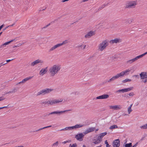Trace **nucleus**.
<instances>
[{
	"instance_id": "nucleus-26",
	"label": "nucleus",
	"mask_w": 147,
	"mask_h": 147,
	"mask_svg": "<svg viewBox=\"0 0 147 147\" xmlns=\"http://www.w3.org/2000/svg\"><path fill=\"white\" fill-rule=\"evenodd\" d=\"M132 105L133 104H131L127 108V112L128 114H130L132 111L131 109Z\"/></svg>"
},
{
	"instance_id": "nucleus-24",
	"label": "nucleus",
	"mask_w": 147,
	"mask_h": 147,
	"mask_svg": "<svg viewBox=\"0 0 147 147\" xmlns=\"http://www.w3.org/2000/svg\"><path fill=\"white\" fill-rule=\"evenodd\" d=\"M60 47L59 44H58L55 45H54L53 47H52L50 49V51H53L55 50L58 47Z\"/></svg>"
},
{
	"instance_id": "nucleus-7",
	"label": "nucleus",
	"mask_w": 147,
	"mask_h": 147,
	"mask_svg": "<svg viewBox=\"0 0 147 147\" xmlns=\"http://www.w3.org/2000/svg\"><path fill=\"white\" fill-rule=\"evenodd\" d=\"M139 75L142 82L145 84L147 82V72H142Z\"/></svg>"
},
{
	"instance_id": "nucleus-51",
	"label": "nucleus",
	"mask_w": 147,
	"mask_h": 147,
	"mask_svg": "<svg viewBox=\"0 0 147 147\" xmlns=\"http://www.w3.org/2000/svg\"><path fill=\"white\" fill-rule=\"evenodd\" d=\"M124 116H127V114H124L123 115Z\"/></svg>"
},
{
	"instance_id": "nucleus-50",
	"label": "nucleus",
	"mask_w": 147,
	"mask_h": 147,
	"mask_svg": "<svg viewBox=\"0 0 147 147\" xmlns=\"http://www.w3.org/2000/svg\"><path fill=\"white\" fill-rule=\"evenodd\" d=\"M15 24V23H13V24H12L10 26H13Z\"/></svg>"
},
{
	"instance_id": "nucleus-1",
	"label": "nucleus",
	"mask_w": 147,
	"mask_h": 147,
	"mask_svg": "<svg viewBox=\"0 0 147 147\" xmlns=\"http://www.w3.org/2000/svg\"><path fill=\"white\" fill-rule=\"evenodd\" d=\"M131 70V68H129L123 70L112 77L107 82H110L114 81L115 80L119 78L123 77L125 76L128 75Z\"/></svg>"
},
{
	"instance_id": "nucleus-14",
	"label": "nucleus",
	"mask_w": 147,
	"mask_h": 147,
	"mask_svg": "<svg viewBox=\"0 0 147 147\" xmlns=\"http://www.w3.org/2000/svg\"><path fill=\"white\" fill-rule=\"evenodd\" d=\"M95 129L94 127H90L87 129L84 132V134L85 135L93 131Z\"/></svg>"
},
{
	"instance_id": "nucleus-21",
	"label": "nucleus",
	"mask_w": 147,
	"mask_h": 147,
	"mask_svg": "<svg viewBox=\"0 0 147 147\" xmlns=\"http://www.w3.org/2000/svg\"><path fill=\"white\" fill-rule=\"evenodd\" d=\"M32 77H31V76H29V77L26 78H25L22 81L19 82L18 83V84H22V83H24L25 82H26L28 80H29L30 79H32Z\"/></svg>"
},
{
	"instance_id": "nucleus-33",
	"label": "nucleus",
	"mask_w": 147,
	"mask_h": 147,
	"mask_svg": "<svg viewBox=\"0 0 147 147\" xmlns=\"http://www.w3.org/2000/svg\"><path fill=\"white\" fill-rule=\"evenodd\" d=\"M125 147H132V143H130L128 144H126L125 145Z\"/></svg>"
},
{
	"instance_id": "nucleus-42",
	"label": "nucleus",
	"mask_w": 147,
	"mask_h": 147,
	"mask_svg": "<svg viewBox=\"0 0 147 147\" xmlns=\"http://www.w3.org/2000/svg\"><path fill=\"white\" fill-rule=\"evenodd\" d=\"M69 142L68 141H66L63 142L62 143L64 144H66V143L68 142Z\"/></svg>"
},
{
	"instance_id": "nucleus-9",
	"label": "nucleus",
	"mask_w": 147,
	"mask_h": 147,
	"mask_svg": "<svg viewBox=\"0 0 147 147\" xmlns=\"http://www.w3.org/2000/svg\"><path fill=\"white\" fill-rule=\"evenodd\" d=\"M84 135V133H80L78 134L75 136V138L78 140L80 141H82L83 140V138Z\"/></svg>"
},
{
	"instance_id": "nucleus-16",
	"label": "nucleus",
	"mask_w": 147,
	"mask_h": 147,
	"mask_svg": "<svg viewBox=\"0 0 147 147\" xmlns=\"http://www.w3.org/2000/svg\"><path fill=\"white\" fill-rule=\"evenodd\" d=\"M113 147H119L120 145V141L119 139L114 140L113 142Z\"/></svg>"
},
{
	"instance_id": "nucleus-36",
	"label": "nucleus",
	"mask_w": 147,
	"mask_h": 147,
	"mask_svg": "<svg viewBox=\"0 0 147 147\" xmlns=\"http://www.w3.org/2000/svg\"><path fill=\"white\" fill-rule=\"evenodd\" d=\"M59 144V142L58 141H57L55 142L53 144V146H58Z\"/></svg>"
},
{
	"instance_id": "nucleus-32",
	"label": "nucleus",
	"mask_w": 147,
	"mask_h": 147,
	"mask_svg": "<svg viewBox=\"0 0 147 147\" xmlns=\"http://www.w3.org/2000/svg\"><path fill=\"white\" fill-rule=\"evenodd\" d=\"M117 128V126L115 125H111L109 129H113Z\"/></svg>"
},
{
	"instance_id": "nucleus-55",
	"label": "nucleus",
	"mask_w": 147,
	"mask_h": 147,
	"mask_svg": "<svg viewBox=\"0 0 147 147\" xmlns=\"http://www.w3.org/2000/svg\"><path fill=\"white\" fill-rule=\"evenodd\" d=\"M98 129H96V131H98Z\"/></svg>"
},
{
	"instance_id": "nucleus-53",
	"label": "nucleus",
	"mask_w": 147,
	"mask_h": 147,
	"mask_svg": "<svg viewBox=\"0 0 147 147\" xmlns=\"http://www.w3.org/2000/svg\"><path fill=\"white\" fill-rule=\"evenodd\" d=\"M49 25H50V24H49L46 27H44V28H46V27H47L48 26H49Z\"/></svg>"
},
{
	"instance_id": "nucleus-30",
	"label": "nucleus",
	"mask_w": 147,
	"mask_h": 147,
	"mask_svg": "<svg viewBox=\"0 0 147 147\" xmlns=\"http://www.w3.org/2000/svg\"><path fill=\"white\" fill-rule=\"evenodd\" d=\"M140 127L141 129H147V123L145 124L142 126H140Z\"/></svg>"
},
{
	"instance_id": "nucleus-8",
	"label": "nucleus",
	"mask_w": 147,
	"mask_h": 147,
	"mask_svg": "<svg viewBox=\"0 0 147 147\" xmlns=\"http://www.w3.org/2000/svg\"><path fill=\"white\" fill-rule=\"evenodd\" d=\"M53 90L51 89L46 88L41 90L37 93V95L42 94L44 95L46 94H48Z\"/></svg>"
},
{
	"instance_id": "nucleus-38",
	"label": "nucleus",
	"mask_w": 147,
	"mask_h": 147,
	"mask_svg": "<svg viewBox=\"0 0 147 147\" xmlns=\"http://www.w3.org/2000/svg\"><path fill=\"white\" fill-rule=\"evenodd\" d=\"M5 99V98L3 96L0 97V102L4 100Z\"/></svg>"
},
{
	"instance_id": "nucleus-58",
	"label": "nucleus",
	"mask_w": 147,
	"mask_h": 147,
	"mask_svg": "<svg viewBox=\"0 0 147 147\" xmlns=\"http://www.w3.org/2000/svg\"><path fill=\"white\" fill-rule=\"evenodd\" d=\"M14 147H18V146H15Z\"/></svg>"
},
{
	"instance_id": "nucleus-19",
	"label": "nucleus",
	"mask_w": 147,
	"mask_h": 147,
	"mask_svg": "<svg viewBox=\"0 0 147 147\" xmlns=\"http://www.w3.org/2000/svg\"><path fill=\"white\" fill-rule=\"evenodd\" d=\"M53 102V105L55 104H57L61 102L63 100L61 98H59L58 99H55L52 100Z\"/></svg>"
},
{
	"instance_id": "nucleus-23",
	"label": "nucleus",
	"mask_w": 147,
	"mask_h": 147,
	"mask_svg": "<svg viewBox=\"0 0 147 147\" xmlns=\"http://www.w3.org/2000/svg\"><path fill=\"white\" fill-rule=\"evenodd\" d=\"M14 40H12L3 43V44L0 46V48L6 47L7 45H8L11 42H13Z\"/></svg>"
},
{
	"instance_id": "nucleus-29",
	"label": "nucleus",
	"mask_w": 147,
	"mask_h": 147,
	"mask_svg": "<svg viewBox=\"0 0 147 147\" xmlns=\"http://www.w3.org/2000/svg\"><path fill=\"white\" fill-rule=\"evenodd\" d=\"M131 81V79L129 78H127L124 80H123L122 81V82L123 83H125L128 82H130Z\"/></svg>"
},
{
	"instance_id": "nucleus-6",
	"label": "nucleus",
	"mask_w": 147,
	"mask_h": 147,
	"mask_svg": "<svg viewBox=\"0 0 147 147\" xmlns=\"http://www.w3.org/2000/svg\"><path fill=\"white\" fill-rule=\"evenodd\" d=\"M137 4L136 1H130L126 3L125 5V7L127 8H133L135 7Z\"/></svg>"
},
{
	"instance_id": "nucleus-41",
	"label": "nucleus",
	"mask_w": 147,
	"mask_h": 147,
	"mask_svg": "<svg viewBox=\"0 0 147 147\" xmlns=\"http://www.w3.org/2000/svg\"><path fill=\"white\" fill-rule=\"evenodd\" d=\"M138 143L137 142L134 145H133L132 147H136L138 145Z\"/></svg>"
},
{
	"instance_id": "nucleus-5",
	"label": "nucleus",
	"mask_w": 147,
	"mask_h": 147,
	"mask_svg": "<svg viewBox=\"0 0 147 147\" xmlns=\"http://www.w3.org/2000/svg\"><path fill=\"white\" fill-rule=\"evenodd\" d=\"M147 54V52L142 54L136 56L135 57L127 61V63L128 64H131L136 61L138 59L142 58L144 56Z\"/></svg>"
},
{
	"instance_id": "nucleus-48",
	"label": "nucleus",
	"mask_w": 147,
	"mask_h": 147,
	"mask_svg": "<svg viewBox=\"0 0 147 147\" xmlns=\"http://www.w3.org/2000/svg\"><path fill=\"white\" fill-rule=\"evenodd\" d=\"M18 47V45H17L14 46L13 47V48H14L15 47Z\"/></svg>"
},
{
	"instance_id": "nucleus-37",
	"label": "nucleus",
	"mask_w": 147,
	"mask_h": 147,
	"mask_svg": "<svg viewBox=\"0 0 147 147\" xmlns=\"http://www.w3.org/2000/svg\"><path fill=\"white\" fill-rule=\"evenodd\" d=\"M105 144L106 145V147H110V146L108 144L107 140H106L105 141Z\"/></svg>"
},
{
	"instance_id": "nucleus-28",
	"label": "nucleus",
	"mask_w": 147,
	"mask_h": 147,
	"mask_svg": "<svg viewBox=\"0 0 147 147\" xmlns=\"http://www.w3.org/2000/svg\"><path fill=\"white\" fill-rule=\"evenodd\" d=\"M86 45L85 44H82L78 46L79 48H81L82 49H84L86 48Z\"/></svg>"
},
{
	"instance_id": "nucleus-10",
	"label": "nucleus",
	"mask_w": 147,
	"mask_h": 147,
	"mask_svg": "<svg viewBox=\"0 0 147 147\" xmlns=\"http://www.w3.org/2000/svg\"><path fill=\"white\" fill-rule=\"evenodd\" d=\"M122 39L119 38H115L112 39L110 41V43L111 44H117L121 42H122Z\"/></svg>"
},
{
	"instance_id": "nucleus-49",
	"label": "nucleus",
	"mask_w": 147,
	"mask_h": 147,
	"mask_svg": "<svg viewBox=\"0 0 147 147\" xmlns=\"http://www.w3.org/2000/svg\"><path fill=\"white\" fill-rule=\"evenodd\" d=\"M18 147H24V146H18Z\"/></svg>"
},
{
	"instance_id": "nucleus-46",
	"label": "nucleus",
	"mask_w": 147,
	"mask_h": 147,
	"mask_svg": "<svg viewBox=\"0 0 147 147\" xmlns=\"http://www.w3.org/2000/svg\"><path fill=\"white\" fill-rule=\"evenodd\" d=\"M7 108V107L4 106V107H0V109H3V108Z\"/></svg>"
},
{
	"instance_id": "nucleus-57",
	"label": "nucleus",
	"mask_w": 147,
	"mask_h": 147,
	"mask_svg": "<svg viewBox=\"0 0 147 147\" xmlns=\"http://www.w3.org/2000/svg\"><path fill=\"white\" fill-rule=\"evenodd\" d=\"M134 76L135 77H137L138 76L137 75H135Z\"/></svg>"
},
{
	"instance_id": "nucleus-25",
	"label": "nucleus",
	"mask_w": 147,
	"mask_h": 147,
	"mask_svg": "<svg viewBox=\"0 0 147 147\" xmlns=\"http://www.w3.org/2000/svg\"><path fill=\"white\" fill-rule=\"evenodd\" d=\"M93 143L95 144H97L100 143L102 141L98 137L96 139L94 140Z\"/></svg>"
},
{
	"instance_id": "nucleus-45",
	"label": "nucleus",
	"mask_w": 147,
	"mask_h": 147,
	"mask_svg": "<svg viewBox=\"0 0 147 147\" xmlns=\"http://www.w3.org/2000/svg\"><path fill=\"white\" fill-rule=\"evenodd\" d=\"M7 108V107L4 106V107H0V109H3V108Z\"/></svg>"
},
{
	"instance_id": "nucleus-4",
	"label": "nucleus",
	"mask_w": 147,
	"mask_h": 147,
	"mask_svg": "<svg viewBox=\"0 0 147 147\" xmlns=\"http://www.w3.org/2000/svg\"><path fill=\"white\" fill-rule=\"evenodd\" d=\"M84 126L83 125L81 124H77L73 126L66 127L64 128L61 129L60 130L61 131H70L81 128Z\"/></svg>"
},
{
	"instance_id": "nucleus-31",
	"label": "nucleus",
	"mask_w": 147,
	"mask_h": 147,
	"mask_svg": "<svg viewBox=\"0 0 147 147\" xmlns=\"http://www.w3.org/2000/svg\"><path fill=\"white\" fill-rule=\"evenodd\" d=\"M68 41L67 40H65L64 41H63L62 43H59V45L61 46H62V45L66 44L68 43Z\"/></svg>"
},
{
	"instance_id": "nucleus-2",
	"label": "nucleus",
	"mask_w": 147,
	"mask_h": 147,
	"mask_svg": "<svg viewBox=\"0 0 147 147\" xmlns=\"http://www.w3.org/2000/svg\"><path fill=\"white\" fill-rule=\"evenodd\" d=\"M61 67L60 65L55 64L50 67L49 69V73L51 77H54L60 71Z\"/></svg>"
},
{
	"instance_id": "nucleus-27",
	"label": "nucleus",
	"mask_w": 147,
	"mask_h": 147,
	"mask_svg": "<svg viewBox=\"0 0 147 147\" xmlns=\"http://www.w3.org/2000/svg\"><path fill=\"white\" fill-rule=\"evenodd\" d=\"M45 103L46 104H47V105H53V102L52 100H48L47 101H45Z\"/></svg>"
},
{
	"instance_id": "nucleus-40",
	"label": "nucleus",
	"mask_w": 147,
	"mask_h": 147,
	"mask_svg": "<svg viewBox=\"0 0 147 147\" xmlns=\"http://www.w3.org/2000/svg\"><path fill=\"white\" fill-rule=\"evenodd\" d=\"M129 96H134V92H130V93L129 94Z\"/></svg>"
},
{
	"instance_id": "nucleus-43",
	"label": "nucleus",
	"mask_w": 147,
	"mask_h": 147,
	"mask_svg": "<svg viewBox=\"0 0 147 147\" xmlns=\"http://www.w3.org/2000/svg\"><path fill=\"white\" fill-rule=\"evenodd\" d=\"M4 26V24H3V25H1L0 26V31L1 30V29Z\"/></svg>"
},
{
	"instance_id": "nucleus-18",
	"label": "nucleus",
	"mask_w": 147,
	"mask_h": 147,
	"mask_svg": "<svg viewBox=\"0 0 147 147\" xmlns=\"http://www.w3.org/2000/svg\"><path fill=\"white\" fill-rule=\"evenodd\" d=\"M109 97L108 94H104L101 96H97L96 97V98L98 99H103L108 98Z\"/></svg>"
},
{
	"instance_id": "nucleus-39",
	"label": "nucleus",
	"mask_w": 147,
	"mask_h": 147,
	"mask_svg": "<svg viewBox=\"0 0 147 147\" xmlns=\"http://www.w3.org/2000/svg\"><path fill=\"white\" fill-rule=\"evenodd\" d=\"M24 44V43L23 42H21V43H20L18 44L17 45L18 47L22 45H23Z\"/></svg>"
},
{
	"instance_id": "nucleus-52",
	"label": "nucleus",
	"mask_w": 147,
	"mask_h": 147,
	"mask_svg": "<svg viewBox=\"0 0 147 147\" xmlns=\"http://www.w3.org/2000/svg\"><path fill=\"white\" fill-rule=\"evenodd\" d=\"M6 64V63H4V64H3V63H1V64H2V65H4L5 64Z\"/></svg>"
},
{
	"instance_id": "nucleus-56",
	"label": "nucleus",
	"mask_w": 147,
	"mask_h": 147,
	"mask_svg": "<svg viewBox=\"0 0 147 147\" xmlns=\"http://www.w3.org/2000/svg\"><path fill=\"white\" fill-rule=\"evenodd\" d=\"M2 32H1L0 33V36L1 35V34H2Z\"/></svg>"
},
{
	"instance_id": "nucleus-17",
	"label": "nucleus",
	"mask_w": 147,
	"mask_h": 147,
	"mask_svg": "<svg viewBox=\"0 0 147 147\" xmlns=\"http://www.w3.org/2000/svg\"><path fill=\"white\" fill-rule=\"evenodd\" d=\"M42 63V61L40 59H38L32 62L31 63L30 65L31 66H34L36 65L38 63Z\"/></svg>"
},
{
	"instance_id": "nucleus-35",
	"label": "nucleus",
	"mask_w": 147,
	"mask_h": 147,
	"mask_svg": "<svg viewBox=\"0 0 147 147\" xmlns=\"http://www.w3.org/2000/svg\"><path fill=\"white\" fill-rule=\"evenodd\" d=\"M69 147H77V145L76 143H74L72 145L70 144L69 145Z\"/></svg>"
},
{
	"instance_id": "nucleus-44",
	"label": "nucleus",
	"mask_w": 147,
	"mask_h": 147,
	"mask_svg": "<svg viewBox=\"0 0 147 147\" xmlns=\"http://www.w3.org/2000/svg\"><path fill=\"white\" fill-rule=\"evenodd\" d=\"M10 26H7L5 28H4L3 29V30H6L8 27Z\"/></svg>"
},
{
	"instance_id": "nucleus-13",
	"label": "nucleus",
	"mask_w": 147,
	"mask_h": 147,
	"mask_svg": "<svg viewBox=\"0 0 147 147\" xmlns=\"http://www.w3.org/2000/svg\"><path fill=\"white\" fill-rule=\"evenodd\" d=\"M48 71L47 67L43 68L41 69L40 71L39 74L41 76H43L46 74Z\"/></svg>"
},
{
	"instance_id": "nucleus-12",
	"label": "nucleus",
	"mask_w": 147,
	"mask_h": 147,
	"mask_svg": "<svg viewBox=\"0 0 147 147\" xmlns=\"http://www.w3.org/2000/svg\"><path fill=\"white\" fill-rule=\"evenodd\" d=\"M133 89V87H131L129 88H125L119 90L117 91V92H122V93L129 91Z\"/></svg>"
},
{
	"instance_id": "nucleus-34",
	"label": "nucleus",
	"mask_w": 147,
	"mask_h": 147,
	"mask_svg": "<svg viewBox=\"0 0 147 147\" xmlns=\"http://www.w3.org/2000/svg\"><path fill=\"white\" fill-rule=\"evenodd\" d=\"M51 125H50V126H46V127H44L42 128H40L38 129V130H37L36 131H40V130H41L43 129H45V128H48V127H51Z\"/></svg>"
},
{
	"instance_id": "nucleus-47",
	"label": "nucleus",
	"mask_w": 147,
	"mask_h": 147,
	"mask_svg": "<svg viewBox=\"0 0 147 147\" xmlns=\"http://www.w3.org/2000/svg\"><path fill=\"white\" fill-rule=\"evenodd\" d=\"M11 60H6V62H9L11 61Z\"/></svg>"
},
{
	"instance_id": "nucleus-54",
	"label": "nucleus",
	"mask_w": 147,
	"mask_h": 147,
	"mask_svg": "<svg viewBox=\"0 0 147 147\" xmlns=\"http://www.w3.org/2000/svg\"><path fill=\"white\" fill-rule=\"evenodd\" d=\"M82 147H86V146L85 145H83Z\"/></svg>"
},
{
	"instance_id": "nucleus-3",
	"label": "nucleus",
	"mask_w": 147,
	"mask_h": 147,
	"mask_svg": "<svg viewBox=\"0 0 147 147\" xmlns=\"http://www.w3.org/2000/svg\"><path fill=\"white\" fill-rule=\"evenodd\" d=\"M109 45V40L106 39L102 40L98 45V50L100 51H102L106 49Z\"/></svg>"
},
{
	"instance_id": "nucleus-20",
	"label": "nucleus",
	"mask_w": 147,
	"mask_h": 147,
	"mask_svg": "<svg viewBox=\"0 0 147 147\" xmlns=\"http://www.w3.org/2000/svg\"><path fill=\"white\" fill-rule=\"evenodd\" d=\"M70 111V110H65V111H54V112H52V113H51L49 114H61L63 113H65V112H66L68 111Z\"/></svg>"
},
{
	"instance_id": "nucleus-22",
	"label": "nucleus",
	"mask_w": 147,
	"mask_h": 147,
	"mask_svg": "<svg viewBox=\"0 0 147 147\" xmlns=\"http://www.w3.org/2000/svg\"><path fill=\"white\" fill-rule=\"evenodd\" d=\"M107 134V132H105L102 133H101L99 134L98 135V137L102 141V139Z\"/></svg>"
},
{
	"instance_id": "nucleus-15",
	"label": "nucleus",
	"mask_w": 147,
	"mask_h": 147,
	"mask_svg": "<svg viewBox=\"0 0 147 147\" xmlns=\"http://www.w3.org/2000/svg\"><path fill=\"white\" fill-rule=\"evenodd\" d=\"M95 34V32L94 31H90L85 35V37L86 38H89L94 35Z\"/></svg>"
},
{
	"instance_id": "nucleus-11",
	"label": "nucleus",
	"mask_w": 147,
	"mask_h": 147,
	"mask_svg": "<svg viewBox=\"0 0 147 147\" xmlns=\"http://www.w3.org/2000/svg\"><path fill=\"white\" fill-rule=\"evenodd\" d=\"M109 107L110 109L115 110H120L122 109V106L120 105H110Z\"/></svg>"
}]
</instances>
